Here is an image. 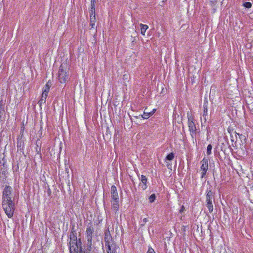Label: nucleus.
I'll use <instances>...</instances> for the list:
<instances>
[{
    "label": "nucleus",
    "instance_id": "2eb2a0df",
    "mask_svg": "<svg viewBox=\"0 0 253 253\" xmlns=\"http://www.w3.org/2000/svg\"><path fill=\"white\" fill-rule=\"evenodd\" d=\"M146 109H145L143 114L142 115V117L144 119H147L149 118V117L153 114L154 112L156 111L155 109H153V110L150 112H146Z\"/></svg>",
    "mask_w": 253,
    "mask_h": 253
},
{
    "label": "nucleus",
    "instance_id": "f3484780",
    "mask_svg": "<svg viewBox=\"0 0 253 253\" xmlns=\"http://www.w3.org/2000/svg\"><path fill=\"white\" fill-rule=\"evenodd\" d=\"M141 180L142 183L144 184V187L143 188V189H145L147 188L146 183L147 179L146 177L143 175H142L141 177Z\"/></svg>",
    "mask_w": 253,
    "mask_h": 253
},
{
    "label": "nucleus",
    "instance_id": "2f4dec72",
    "mask_svg": "<svg viewBox=\"0 0 253 253\" xmlns=\"http://www.w3.org/2000/svg\"><path fill=\"white\" fill-rule=\"evenodd\" d=\"M42 126H41L40 129V130L38 131V133H39V135H40V137H41V135H42Z\"/></svg>",
    "mask_w": 253,
    "mask_h": 253
},
{
    "label": "nucleus",
    "instance_id": "c85d7f7f",
    "mask_svg": "<svg viewBox=\"0 0 253 253\" xmlns=\"http://www.w3.org/2000/svg\"><path fill=\"white\" fill-rule=\"evenodd\" d=\"M90 19H96L95 14H90Z\"/></svg>",
    "mask_w": 253,
    "mask_h": 253
},
{
    "label": "nucleus",
    "instance_id": "5701e85b",
    "mask_svg": "<svg viewBox=\"0 0 253 253\" xmlns=\"http://www.w3.org/2000/svg\"><path fill=\"white\" fill-rule=\"evenodd\" d=\"M96 22V19H90V26L91 28H94Z\"/></svg>",
    "mask_w": 253,
    "mask_h": 253
},
{
    "label": "nucleus",
    "instance_id": "6e6552de",
    "mask_svg": "<svg viewBox=\"0 0 253 253\" xmlns=\"http://www.w3.org/2000/svg\"><path fill=\"white\" fill-rule=\"evenodd\" d=\"M208 159L203 158L200 162L201 166L200 167V170L202 171L201 178H203L206 174L207 171L208 169Z\"/></svg>",
    "mask_w": 253,
    "mask_h": 253
},
{
    "label": "nucleus",
    "instance_id": "a878e982",
    "mask_svg": "<svg viewBox=\"0 0 253 253\" xmlns=\"http://www.w3.org/2000/svg\"><path fill=\"white\" fill-rule=\"evenodd\" d=\"M147 253H156L154 250L151 247H149Z\"/></svg>",
    "mask_w": 253,
    "mask_h": 253
},
{
    "label": "nucleus",
    "instance_id": "72a5a7b5",
    "mask_svg": "<svg viewBox=\"0 0 253 253\" xmlns=\"http://www.w3.org/2000/svg\"><path fill=\"white\" fill-rule=\"evenodd\" d=\"M168 253H174L172 252V251H169Z\"/></svg>",
    "mask_w": 253,
    "mask_h": 253
},
{
    "label": "nucleus",
    "instance_id": "412c9836",
    "mask_svg": "<svg viewBox=\"0 0 253 253\" xmlns=\"http://www.w3.org/2000/svg\"><path fill=\"white\" fill-rule=\"evenodd\" d=\"M4 113V105L2 101H0V114H3Z\"/></svg>",
    "mask_w": 253,
    "mask_h": 253
},
{
    "label": "nucleus",
    "instance_id": "bb28decb",
    "mask_svg": "<svg viewBox=\"0 0 253 253\" xmlns=\"http://www.w3.org/2000/svg\"><path fill=\"white\" fill-rule=\"evenodd\" d=\"M96 0H91V7H95Z\"/></svg>",
    "mask_w": 253,
    "mask_h": 253
},
{
    "label": "nucleus",
    "instance_id": "dca6fc26",
    "mask_svg": "<svg viewBox=\"0 0 253 253\" xmlns=\"http://www.w3.org/2000/svg\"><path fill=\"white\" fill-rule=\"evenodd\" d=\"M141 27V33L143 35H145L146 30L148 28V26L147 25L140 24Z\"/></svg>",
    "mask_w": 253,
    "mask_h": 253
},
{
    "label": "nucleus",
    "instance_id": "7c9ffc66",
    "mask_svg": "<svg viewBox=\"0 0 253 253\" xmlns=\"http://www.w3.org/2000/svg\"><path fill=\"white\" fill-rule=\"evenodd\" d=\"M70 253H80V250H73V251H70Z\"/></svg>",
    "mask_w": 253,
    "mask_h": 253
},
{
    "label": "nucleus",
    "instance_id": "39448f33",
    "mask_svg": "<svg viewBox=\"0 0 253 253\" xmlns=\"http://www.w3.org/2000/svg\"><path fill=\"white\" fill-rule=\"evenodd\" d=\"M94 232V228L92 225L88 226L85 231V238L87 240V250L91 251L92 245V238Z\"/></svg>",
    "mask_w": 253,
    "mask_h": 253
},
{
    "label": "nucleus",
    "instance_id": "c756f323",
    "mask_svg": "<svg viewBox=\"0 0 253 253\" xmlns=\"http://www.w3.org/2000/svg\"><path fill=\"white\" fill-rule=\"evenodd\" d=\"M148 221V218H145L143 219V224H141L142 226L144 225V224Z\"/></svg>",
    "mask_w": 253,
    "mask_h": 253
},
{
    "label": "nucleus",
    "instance_id": "a211bd4d",
    "mask_svg": "<svg viewBox=\"0 0 253 253\" xmlns=\"http://www.w3.org/2000/svg\"><path fill=\"white\" fill-rule=\"evenodd\" d=\"M50 88V86L49 85V82H48L45 86L44 91H43V94L46 93V95H48V93L49 91Z\"/></svg>",
    "mask_w": 253,
    "mask_h": 253
},
{
    "label": "nucleus",
    "instance_id": "cd10ccee",
    "mask_svg": "<svg viewBox=\"0 0 253 253\" xmlns=\"http://www.w3.org/2000/svg\"><path fill=\"white\" fill-rule=\"evenodd\" d=\"M90 14H95V7H91L90 10Z\"/></svg>",
    "mask_w": 253,
    "mask_h": 253
},
{
    "label": "nucleus",
    "instance_id": "c9c22d12",
    "mask_svg": "<svg viewBox=\"0 0 253 253\" xmlns=\"http://www.w3.org/2000/svg\"><path fill=\"white\" fill-rule=\"evenodd\" d=\"M17 169H19V167H18V166H17Z\"/></svg>",
    "mask_w": 253,
    "mask_h": 253
},
{
    "label": "nucleus",
    "instance_id": "9b49d317",
    "mask_svg": "<svg viewBox=\"0 0 253 253\" xmlns=\"http://www.w3.org/2000/svg\"><path fill=\"white\" fill-rule=\"evenodd\" d=\"M107 253H115L116 250L118 248L116 243L111 244L107 245Z\"/></svg>",
    "mask_w": 253,
    "mask_h": 253
},
{
    "label": "nucleus",
    "instance_id": "f257e3e1",
    "mask_svg": "<svg viewBox=\"0 0 253 253\" xmlns=\"http://www.w3.org/2000/svg\"><path fill=\"white\" fill-rule=\"evenodd\" d=\"M12 191V187L6 185L2 192V206L5 214L9 218L13 216L15 210V204L11 197Z\"/></svg>",
    "mask_w": 253,
    "mask_h": 253
},
{
    "label": "nucleus",
    "instance_id": "1a4fd4ad",
    "mask_svg": "<svg viewBox=\"0 0 253 253\" xmlns=\"http://www.w3.org/2000/svg\"><path fill=\"white\" fill-rule=\"evenodd\" d=\"M104 241L106 246L115 243L112 239L109 230L105 232Z\"/></svg>",
    "mask_w": 253,
    "mask_h": 253
},
{
    "label": "nucleus",
    "instance_id": "473e14b6",
    "mask_svg": "<svg viewBox=\"0 0 253 253\" xmlns=\"http://www.w3.org/2000/svg\"><path fill=\"white\" fill-rule=\"evenodd\" d=\"M90 251H89V250H88V252H85V251H83L82 250V252H80V253H89V252H90Z\"/></svg>",
    "mask_w": 253,
    "mask_h": 253
},
{
    "label": "nucleus",
    "instance_id": "6ab92c4d",
    "mask_svg": "<svg viewBox=\"0 0 253 253\" xmlns=\"http://www.w3.org/2000/svg\"><path fill=\"white\" fill-rule=\"evenodd\" d=\"M212 149V146L211 144H209L207 146V152H206L207 155H210L211 154Z\"/></svg>",
    "mask_w": 253,
    "mask_h": 253
},
{
    "label": "nucleus",
    "instance_id": "393cba45",
    "mask_svg": "<svg viewBox=\"0 0 253 253\" xmlns=\"http://www.w3.org/2000/svg\"><path fill=\"white\" fill-rule=\"evenodd\" d=\"M185 211V207H184L183 205H182V206L181 207L180 209H179V213H183Z\"/></svg>",
    "mask_w": 253,
    "mask_h": 253
},
{
    "label": "nucleus",
    "instance_id": "f704fd0d",
    "mask_svg": "<svg viewBox=\"0 0 253 253\" xmlns=\"http://www.w3.org/2000/svg\"><path fill=\"white\" fill-rule=\"evenodd\" d=\"M126 76V75H124V76H123V77H124V78H125V76Z\"/></svg>",
    "mask_w": 253,
    "mask_h": 253
},
{
    "label": "nucleus",
    "instance_id": "7ed1b4c3",
    "mask_svg": "<svg viewBox=\"0 0 253 253\" xmlns=\"http://www.w3.org/2000/svg\"><path fill=\"white\" fill-rule=\"evenodd\" d=\"M111 208L112 211L116 213L119 209V195L117 191L116 187L113 185L111 187Z\"/></svg>",
    "mask_w": 253,
    "mask_h": 253
},
{
    "label": "nucleus",
    "instance_id": "f8f14e48",
    "mask_svg": "<svg viewBox=\"0 0 253 253\" xmlns=\"http://www.w3.org/2000/svg\"><path fill=\"white\" fill-rule=\"evenodd\" d=\"M208 116V105L207 103H204L203 104V113L202 115L204 122H206L207 117Z\"/></svg>",
    "mask_w": 253,
    "mask_h": 253
},
{
    "label": "nucleus",
    "instance_id": "4468645a",
    "mask_svg": "<svg viewBox=\"0 0 253 253\" xmlns=\"http://www.w3.org/2000/svg\"><path fill=\"white\" fill-rule=\"evenodd\" d=\"M47 97V95H46V93L42 94L41 99L38 101V104L40 106H41L42 104H44L46 102Z\"/></svg>",
    "mask_w": 253,
    "mask_h": 253
},
{
    "label": "nucleus",
    "instance_id": "aec40b11",
    "mask_svg": "<svg viewBox=\"0 0 253 253\" xmlns=\"http://www.w3.org/2000/svg\"><path fill=\"white\" fill-rule=\"evenodd\" d=\"M174 157V155L173 153H171L166 156V159L168 160H172Z\"/></svg>",
    "mask_w": 253,
    "mask_h": 253
},
{
    "label": "nucleus",
    "instance_id": "ddd939ff",
    "mask_svg": "<svg viewBox=\"0 0 253 253\" xmlns=\"http://www.w3.org/2000/svg\"><path fill=\"white\" fill-rule=\"evenodd\" d=\"M70 241H75L77 240V233L76 232V231L74 229V228L73 227L71 230L70 233Z\"/></svg>",
    "mask_w": 253,
    "mask_h": 253
},
{
    "label": "nucleus",
    "instance_id": "4be33fe9",
    "mask_svg": "<svg viewBox=\"0 0 253 253\" xmlns=\"http://www.w3.org/2000/svg\"><path fill=\"white\" fill-rule=\"evenodd\" d=\"M156 199V196L155 194H153L149 197V201L150 203L153 202Z\"/></svg>",
    "mask_w": 253,
    "mask_h": 253
},
{
    "label": "nucleus",
    "instance_id": "0eeeda50",
    "mask_svg": "<svg viewBox=\"0 0 253 253\" xmlns=\"http://www.w3.org/2000/svg\"><path fill=\"white\" fill-rule=\"evenodd\" d=\"M70 251H73L75 250H80L82 251V246H81V239H79L78 241L77 240L75 241H70Z\"/></svg>",
    "mask_w": 253,
    "mask_h": 253
},
{
    "label": "nucleus",
    "instance_id": "20e7f679",
    "mask_svg": "<svg viewBox=\"0 0 253 253\" xmlns=\"http://www.w3.org/2000/svg\"><path fill=\"white\" fill-rule=\"evenodd\" d=\"M214 197V193L211 188H207L206 191L205 205L208 208L210 213L213 211L212 198Z\"/></svg>",
    "mask_w": 253,
    "mask_h": 253
},
{
    "label": "nucleus",
    "instance_id": "b1692460",
    "mask_svg": "<svg viewBox=\"0 0 253 253\" xmlns=\"http://www.w3.org/2000/svg\"><path fill=\"white\" fill-rule=\"evenodd\" d=\"M243 6L247 8H250L252 6V4L251 2H246L243 3Z\"/></svg>",
    "mask_w": 253,
    "mask_h": 253
},
{
    "label": "nucleus",
    "instance_id": "423d86ee",
    "mask_svg": "<svg viewBox=\"0 0 253 253\" xmlns=\"http://www.w3.org/2000/svg\"><path fill=\"white\" fill-rule=\"evenodd\" d=\"M188 120L189 131H190L192 138L193 139L197 130L196 125L191 116L188 115Z\"/></svg>",
    "mask_w": 253,
    "mask_h": 253
},
{
    "label": "nucleus",
    "instance_id": "9d476101",
    "mask_svg": "<svg viewBox=\"0 0 253 253\" xmlns=\"http://www.w3.org/2000/svg\"><path fill=\"white\" fill-rule=\"evenodd\" d=\"M17 147L18 150L22 151L24 149V141L22 139V136H19L17 138Z\"/></svg>",
    "mask_w": 253,
    "mask_h": 253
},
{
    "label": "nucleus",
    "instance_id": "f03ea898",
    "mask_svg": "<svg viewBox=\"0 0 253 253\" xmlns=\"http://www.w3.org/2000/svg\"><path fill=\"white\" fill-rule=\"evenodd\" d=\"M69 65L67 62H63L58 71V80L61 83H65L69 77Z\"/></svg>",
    "mask_w": 253,
    "mask_h": 253
}]
</instances>
